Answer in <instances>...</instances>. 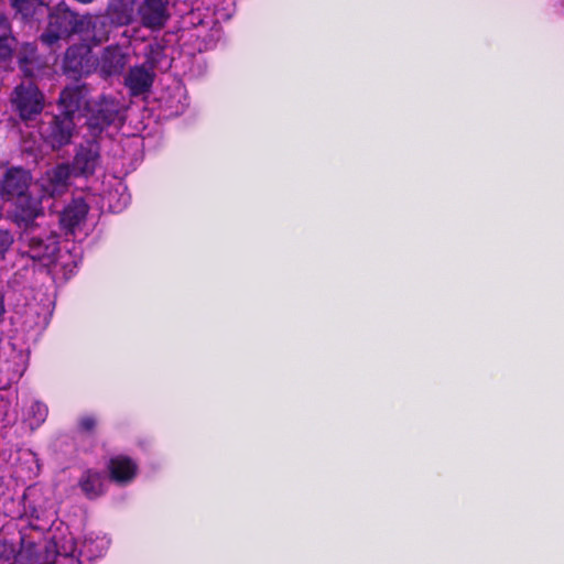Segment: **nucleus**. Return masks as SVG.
I'll return each instance as SVG.
<instances>
[{
	"label": "nucleus",
	"mask_w": 564,
	"mask_h": 564,
	"mask_svg": "<svg viewBox=\"0 0 564 564\" xmlns=\"http://www.w3.org/2000/svg\"><path fill=\"white\" fill-rule=\"evenodd\" d=\"M19 241L23 256L33 261H39L45 267L56 262L59 241L58 236L53 231L43 229L37 225L35 228L21 230Z\"/></svg>",
	"instance_id": "nucleus-2"
},
{
	"label": "nucleus",
	"mask_w": 564,
	"mask_h": 564,
	"mask_svg": "<svg viewBox=\"0 0 564 564\" xmlns=\"http://www.w3.org/2000/svg\"><path fill=\"white\" fill-rule=\"evenodd\" d=\"M73 173L67 164H57L48 170L45 177L42 178V188L44 194L55 197L63 194L68 186V180Z\"/></svg>",
	"instance_id": "nucleus-15"
},
{
	"label": "nucleus",
	"mask_w": 564,
	"mask_h": 564,
	"mask_svg": "<svg viewBox=\"0 0 564 564\" xmlns=\"http://www.w3.org/2000/svg\"><path fill=\"white\" fill-rule=\"evenodd\" d=\"M137 14L143 28L160 31L171 18L169 0H143L137 8Z\"/></svg>",
	"instance_id": "nucleus-8"
},
{
	"label": "nucleus",
	"mask_w": 564,
	"mask_h": 564,
	"mask_svg": "<svg viewBox=\"0 0 564 564\" xmlns=\"http://www.w3.org/2000/svg\"><path fill=\"white\" fill-rule=\"evenodd\" d=\"M32 175L23 167H10L0 180V196L6 200H13L30 191Z\"/></svg>",
	"instance_id": "nucleus-9"
},
{
	"label": "nucleus",
	"mask_w": 564,
	"mask_h": 564,
	"mask_svg": "<svg viewBox=\"0 0 564 564\" xmlns=\"http://www.w3.org/2000/svg\"><path fill=\"white\" fill-rule=\"evenodd\" d=\"M10 6L17 15H20L22 21L32 22L39 21L43 15L46 6L43 0H9Z\"/></svg>",
	"instance_id": "nucleus-21"
},
{
	"label": "nucleus",
	"mask_w": 564,
	"mask_h": 564,
	"mask_svg": "<svg viewBox=\"0 0 564 564\" xmlns=\"http://www.w3.org/2000/svg\"><path fill=\"white\" fill-rule=\"evenodd\" d=\"M96 68V58L88 43H76L68 46L62 61L64 75L74 80L88 76Z\"/></svg>",
	"instance_id": "nucleus-4"
},
{
	"label": "nucleus",
	"mask_w": 564,
	"mask_h": 564,
	"mask_svg": "<svg viewBox=\"0 0 564 564\" xmlns=\"http://www.w3.org/2000/svg\"><path fill=\"white\" fill-rule=\"evenodd\" d=\"M128 63V55L118 45L107 46L100 58V70L106 76L120 75Z\"/></svg>",
	"instance_id": "nucleus-17"
},
{
	"label": "nucleus",
	"mask_w": 564,
	"mask_h": 564,
	"mask_svg": "<svg viewBox=\"0 0 564 564\" xmlns=\"http://www.w3.org/2000/svg\"><path fill=\"white\" fill-rule=\"evenodd\" d=\"M32 410H33L34 413L39 414V420L40 421H44L45 420V416L47 414V408H46L45 404H43L41 402H35L32 405Z\"/></svg>",
	"instance_id": "nucleus-25"
},
{
	"label": "nucleus",
	"mask_w": 564,
	"mask_h": 564,
	"mask_svg": "<svg viewBox=\"0 0 564 564\" xmlns=\"http://www.w3.org/2000/svg\"><path fill=\"white\" fill-rule=\"evenodd\" d=\"M90 93V86L86 83H76L64 87L58 97V105L63 108L62 112L73 117L79 110L84 112L87 102L93 100L89 98Z\"/></svg>",
	"instance_id": "nucleus-10"
},
{
	"label": "nucleus",
	"mask_w": 564,
	"mask_h": 564,
	"mask_svg": "<svg viewBox=\"0 0 564 564\" xmlns=\"http://www.w3.org/2000/svg\"><path fill=\"white\" fill-rule=\"evenodd\" d=\"M78 35L85 42L93 45H100L109 40L111 23L105 15H82Z\"/></svg>",
	"instance_id": "nucleus-12"
},
{
	"label": "nucleus",
	"mask_w": 564,
	"mask_h": 564,
	"mask_svg": "<svg viewBox=\"0 0 564 564\" xmlns=\"http://www.w3.org/2000/svg\"><path fill=\"white\" fill-rule=\"evenodd\" d=\"M0 30L3 31L2 34H12L11 23L4 13H0Z\"/></svg>",
	"instance_id": "nucleus-26"
},
{
	"label": "nucleus",
	"mask_w": 564,
	"mask_h": 564,
	"mask_svg": "<svg viewBox=\"0 0 564 564\" xmlns=\"http://www.w3.org/2000/svg\"><path fill=\"white\" fill-rule=\"evenodd\" d=\"M82 115L89 137L98 139L110 126L123 122L124 107L116 97L100 95L87 102Z\"/></svg>",
	"instance_id": "nucleus-1"
},
{
	"label": "nucleus",
	"mask_w": 564,
	"mask_h": 564,
	"mask_svg": "<svg viewBox=\"0 0 564 564\" xmlns=\"http://www.w3.org/2000/svg\"><path fill=\"white\" fill-rule=\"evenodd\" d=\"M155 74L144 65L131 67L124 77V85L132 96H140L150 91Z\"/></svg>",
	"instance_id": "nucleus-16"
},
{
	"label": "nucleus",
	"mask_w": 564,
	"mask_h": 564,
	"mask_svg": "<svg viewBox=\"0 0 564 564\" xmlns=\"http://www.w3.org/2000/svg\"><path fill=\"white\" fill-rule=\"evenodd\" d=\"M100 163V147L97 139L87 141L80 145L74 156L72 171L75 176H90Z\"/></svg>",
	"instance_id": "nucleus-11"
},
{
	"label": "nucleus",
	"mask_w": 564,
	"mask_h": 564,
	"mask_svg": "<svg viewBox=\"0 0 564 564\" xmlns=\"http://www.w3.org/2000/svg\"><path fill=\"white\" fill-rule=\"evenodd\" d=\"M11 104L23 121L33 120L44 108V95L34 83H22L14 88Z\"/></svg>",
	"instance_id": "nucleus-5"
},
{
	"label": "nucleus",
	"mask_w": 564,
	"mask_h": 564,
	"mask_svg": "<svg viewBox=\"0 0 564 564\" xmlns=\"http://www.w3.org/2000/svg\"><path fill=\"white\" fill-rule=\"evenodd\" d=\"M74 130V117L61 112L44 122L40 128V133L45 144L53 150H59L70 143Z\"/></svg>",
	"instance_id": "nucleus-6"
},
{
	"label": "nucleus",
	"mask_w": 564,
	"mask_h": 564,
	"mask_svg": "<svg viewBox=\"0 0 564 564\" xmlns=\"http://www.w3.org/2000/svg\"><path fill=\"white\" fill-rule=\"evenodd\" d=\"M14 242L12 232L8 229H0V260L6 258L7 252L10 250Z\"/></svg>",
	"instance_id": "nucleus-24"
},
{
	"label": "nucleus",
	"mask_w": 564,
	"mask_h": 564,
	"mask_svg": "<svg viewBox=\"0 0 564 564\" xmlns=\"http://www.w3.org/2000/svg\"><path fill=\"white\" fill-rule=\"evenodd\" d=\"M47 25L40 35V41L47 47H53L61 40H68L78 34L80 15L72 11L68 6L62 1L54 8H46Z\"/></svg>",
	"instance_id": "nucleus-3"
},
{
	"label": "nucleus",
	"mask_w": 564,
	"mask_h": 564,
	"mask_svg": "<svg viewBox=\"0 0 564 564\" xmlns=\"http://www.w3.org/2000/svg\"><path fill=\"white\" fill-rule=\"evenodd\" d=\"M14 208L12 210V221L21 230L35 228L39 224L35 221L37 217L44 214L42 200L29 193L14 198Z\"/></svg>",
	"instance_id": "nucleus-7"
},
{
	"label": "nucleus",
	"mask_w": 564,
	"mask_h": 564,
	"mask_svg": "<svg viewBox=\"0 0 564 564\" xmlns=\"http://www.w3.org/2000/svg\"><path fill=\"white\" fill-rule=\"evenodd\" d=\"M135 0H110L106 12L110 23L117 26L130 25L134 21Z\"/></svg>",
	"instance_id": "nucleus-18"
},
{
	"label": "nucleus",
	"mask_w": 564,
	"mask_h": 564,
	"mask_svg": "<svg viewBox=\"0 0 564 564\" xmlns=\"http://www.w3.org/2000/svg\"><path fill=\"white\" fill-rule=\"evenodd\" d=\"M89 205L83 197L73 198L59 214V225L66 235L75 234L87 218Z\"/></svg>",
	"instance_id": "nucleus-14"
},
{
	"label": "nucleus",
	"mask_w": 564,
	"mask_h": 564,
	"mask_svg": "<svg viewBox=\"0 0 564 564\" xmlns=\"http://www.w3.org/2000/svg\"><path fill=\"white\" fill-rule=\"evenodd\" d=\"M78 486L88 499H96L106 492L105 477L96 469L85 470Z\"/></svg>",
	"instance_id": "nucleus-20"
},
{
	"label": "nucleus",
	"mask_w": 564,
	"mask_h": 564,
	"mask_svg": "<svg viewBox=\"0 0 564 564\" xmlns=\"http://www.w3.org/2000/svg\"><path fill=\"white\" fill-rule=\"evenodd\" d=\"M15 44L12 34H0V66L7 67L11 63Z\"/></svg>",
	"instance_id": "nucleus-22"
},
{
	"label": "nucleus",
	"mask_w": 564,
	"mask_h": 564,
	"mask_svg": "<svg viewBox=\"0 0 564 564\" xmlns=\"http://www.w3.org/2000/svg\"><path fill=\"white\" fill-rule=\"evenodd\" d=\"M98 421L95 415L86 414L78 419L77 430L82 434H93L97 427Z\"/></svg>",
	"instance_id": "nucleus-23"
},
{
	"label": "nucleus",
	"mask_w": 564,
	"mask_h": 564,
	"mask_svg": "<svg viewBox=\"0 0 564 564\" xmlns=\"http://www.w3.org/2000/svg\"><path fill=\"white\" fill-rule=\"evenodd\" d=\"M107 471L112 482L127 486L138 476L139 465L132 457L120 454L109 458Z\"/></svg>",
	"instance_id": "nucleus-13"
},
{
	"label": "nucleus",
	"mask_w": 564,
	"mask_h": 564,
	"mask_svg": "<svg viewBox=\"0 0 564 564\" xmlns=\"http://www.w3.org/2000/svg\"><path fill=\"white\" fill-rule=\"evenodd\" d=\"M18 65L24 77L32 78L41 68V58L34 43H23L18 51Z\"/></svg>",
	"instance_id": "nucleus-19"
}]
</instances>
